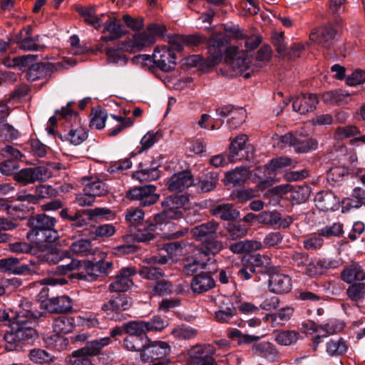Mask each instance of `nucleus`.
Returning a JSON list of instances; mask_svg holds the SVG:
<instances>
[{"label": "nucleus", "instance_id": "nucleus-59", "mask_svg": "<svg viewBox=\"0 0 365 365\" xmlns=\"http://www.w3.org/2000/svg\"><path fill=\"white\" fill-rule=\"evenodd\" d=\"M348 297L354 302H359L364 298L365 294V284H352L346 289Z\"/></svg>", "mask_w": 365, "mask_h": 365}, {"label": "nucleus", "instance_id": "nucleus-3", "mask_svg": "<svg viewBox=\"0 0 365 365\" xmlns=\"http://www.w3.org/2000/svg\"><path fill=\"white\" fill-rule=\"evenodd\" d=\"M188 202V198L183 195H173L164 199L161 205L163 211L155 215V224H168L169 220H178L182 217L183 207Z\"/></svg>", "mask_w": 365, "mask_h": 365}, {"label": "nucleus", "instance_id": "nucleus-30", "mask_svg": "<svg viewBox=\"0 0 365 365\" xmlns=\"http://www.w3.org/2000/svg\"><path fill=\"white\" fill-rule=\"evenodd\" d=\"M27 238L36 244L40 245L43 242H53L58 238V234L55 228H46L45 230H36L29 231Z\"/></svg>", "mask_w": 365, "mask_h": 365}, {"label": "nucleus", "instance_id": "nucleus-48", "mask_svg": "<svg viewBox=\"0 0 365 365\" xmlns=\"http://www.w3.org/2000/svg\"><path fill=\"white\" fill-rule=\"evenodd\" d=\"M66 258H71L70 251L52 248L43 255V259L40 261L50 264H57Z\"/></svg>", "mask_w": 365, "mask_h": 365}, {"label": "nucleus", "instance_id": "nucleus-7", "mask_svg": "<svg viewBox=\"0 0 365 365\" xmlns=\"http://www.w3.org/2000/svg\"><path fill=\"white\" fill-rule=\"evenodd\" d=\"M292 160L289 158L279 157L272 159V160L269 161L268 164H267L264 167L257 168L256 169L255 175H258L259 178H263L259 175L261 173H267V174H264V179L259 182V188L262 190L272 185L274 181L270 176L271 173L277 172L284 167L289 166L292 164Z\"/></svg>", "mask_w": 365, "mask_h": 365}, {"label": "nucleus", "instance_id": "nucleus-18", "mask_svg": "<svg viewBox=\"0 0 365 365\" xmlns=\"http://www.w3.org/2000/svg\"><path fill=\"white\" fill-rule=\"evenodd\" d=\"M41 306L50 313H63L72 309V302L68 296L62 295L43 301Z\"/></svg>", "mask_w": 365, "mask_h": 365}, {"label": "nucleus", "instance_id": "nucleus-12", "mask_svg": "<svg viewBox=\"0 0 365 365\" xmlns=\"http://www.w3.org/2000/svg\"><path fill=\"white\" fill-rule=\"evenodd\" d=\"M136 273L137 271L133 267L121 269L117 273L113 282L109 284L108 290L110 292L125 293L133 285L131 277Z\"/></svg>", "mask_w": 365, "mask_h": 365}, {"label": "nucleus", "instance_id": "nucleus-23", "mask_svg": "<svg viewBox=\"0 0 365 365\" xmlns=\"http://www.w3.org/2000/svg\"><path fill=\"white\" fill-rule=\"evenodd\" d=\"M318 102V98L315 94H302L294 99L292 106L295 111L301 114H306L313 111Z\"/></svg>", "mask_w": 365, "mask_h": 365}, {"label": "nucleus", "instance_id": "nucleus-55", "mask_svg": "<svg viewBox=\"0 0 365 365\" xmlns=\"http://www.w3.org/2000/svg\"><path fill=\"white\" fill-rule=\"evenodd\" d=\"M78 13L83 18L84 21L96 29L100 26L101 19L96 14V10L93 7L89 8H80L78 9Z\"/></svg>", "mask_w": 365, "mask_h": 365}, {"label": "nucleus", "instance_id": "nucleus-43", "mask_svg": "<svg viewBox=\"0 0 365 365\" xmlns=\"http://www.w3.org/2000/svg\"><path fill=\"white\" fill-rule=\"evenodd\" d=\"M137 272L142 278L155 282L165 276V273L162 269L153 266H143Z\"/></svg>", "mask_w": 365, "mask_h": 365}, {"label": "nucleus", "instance_id": "nucleus-20", "mask_svg": "<svg viewBox=\"0 0 365 365\" xmlns=\"http://www.w3.org/2000/svg\"><path fill=\"white\" fill-rule=\"evenodd\" d=\"M41 316V313L35 310L31 302L26 299H22L12 321H16L19 323L36 322V320Z\"/></svg>", "mask_w": 365, "mask_h": 365}, {"label": "nucleus", "instance_id": "nucleus-13", "mask_svg": "<svg viewBox=\"0 0 365 365\" xmlns=\"http://www.w3.org/2000/svg\"><path fill=\"white\" fill-rule=\"evenodd\" d=\"M247 141V136L245 135H240L234 138L230 145V153L228 155L229 162H236L243 159L249 160L252 158L253 153L251 152L250 155L249 151L246 149V142Z\"/></svg>", "mask_w": 365, "mask_h": 365}, {"label": "nucleus", "instance_id": "nucleus-2", "mask_svg": "<svg viewBox=\"0 0 365 365\" xmlns=\"http://www.w3.org/2000/svg\"><path fill=\"white\" fill-rule=\"evenodd\" d=\"M225 61L227 66L230 70V76H243L245 78H249L252 70L250 66L251 59L247 52L240 50L237 46H230L225 52Z\"/></svg>", "mask_w": 365, "mask_h": 365}, {"label": "nucleus", "instance_id": "nucleus-26", "mask_svg": "<svg viewBox=\"0 0 365 365\" xmlns=\"http://www.w3.org/2000/svg\"><path fill=\"white\" fill-rule=\"evenodd\" d=\"M110 343V337H103L88 341L85 346L75 351V355H84L86 357L99 355L102 349Z\"/></svg>", "mask_w": 365, "mask_h": 365}, {"label": "nucleus", "instance_id": "nucleus-28", "mask_svg": "<svg viewBox=\"0 0 365 365\" xmlns=\"http://www.w3.org/2000/svg\"><path fill=\"white\" fill-rule=\"evenodd\" d=\"M51 66L50 62L37 63L30 66L27 73L26 78L29 81L46 79L51 77Z\"/></svg>", "mask_w": 365, "mask_h": 365}, {"label": "nucleus", "instance_id": "nucleus-14", "mask_svg": "<svg viewBox=\"0 0 365 365\" xmlns=\"http://www.w3.org/2000/svg\"><path fill=\"white\" fill-rule=\"evenodd\" d=\"M110 299L102 305L103 312H124L128 310L133 306L132 298L125 293L116 292Z\"/></svg>", "mask_w": 365, "mask_h": 365}, {"label": "nucleus", "instance_id": "nucleus-33", "mask_svg": "<svg viewBox=\"0 0 365 365\" xmlns=\"http://www.w3.org/2000/svg\"><path fill=\"white\" fill-rule=\"evenodd\" d=\"M212 215L218 216L221 220H235L240 217V212L234 208L232 204L218 205L210 210Z\"/></svg>", "mask_w": 365, "mask_h": 365}, {"label": "nucleus", "instance_id": "nucleus-62", "mask_svg": "<svg viewBox=\"0 0 365 365\" xmlns=\"http://www.w3.org/2000/svg\"><path fill=\"white\" fill-rule=\"evenodd\" d=\"M107 113L103 110H96L91 114L90 127L98 130L103 129L106 125Z\"/></svg>", "mask_w": 365, "mask_h": 365}, {"label": "nucleus", "instance_id": "nucleus-31", "mask_svg": "<svg viewBox=\"0 0 365 365\" xmlns=\"http://www.w3.org/2000/svg\"><path fill=\"white\" fill-rule=\"evenodd\" d=\"M341 279L347 284H353L356 281L365 279V271L357 263L346 267L341 272Z\"/></svg>", "mask_w": 365, "mask_h": 365}, {"label": "nucleus", "instance_id": "nucleus-15", "mask_svg": "<svg viewBox=\"0 0 365 365\" xmlns=\"http://www.w3.org/2000/svg\"><path fill=\"white\" fill-rule=\"evenodd\" d=\"M155 41V37L150 34L148 30L133 36V39L125 41L120 49H124L130 53L140 51L143 47L150 46Z\"/></svg>", "mask_w": 365, "mask_h": 365}, {"label": "nucleus", "instance_id": "nucleus-44", "mask_svg": "<svg viewBox=\"0 0 365 365\" xmlns=\"http://www.w3.org/2000/svg\"><path fill=\"white\" fill-rule=\"evenodd\" d=\"M148 338L140 337V336H128L123 340V345L126 349L131 351H143V349H145L147 342L145 339Z\"/></svg>", "mask_w": 365, "mask_h": 365}, {"label": "nucleus", "instance_id": "nucleus-16", "mask_svg": "<svg viewBox=\"0 0 365 365\" xmlns=\"http://www.w3.org/2000/svg\"><path fill=\"white\" fill-rule=\"evenodd\" d=\"M219 227L220 225L218 222L215 220H210L192 228L190 234L196 240L204 242L216 236Z\"/></svg>", "mask_w": 365, "mask_h": 365}, {"label": "nucleus", "instance_id": "nucleus-17", "mask_svg": "<svg viewBox=\"0 0 365 365\" xmlns=\"http://www.w3.org/2000/svg\"><path fill=\"white\" fill-rule=\"evenodd\" d=\"M80 182L84 185L83 191L89 193L96 199L98 197L106 195L109 192L106 183L97 177L83 178Z\"/></svg>", "mask_w": 365, "mask_h": 365}, {"label": "nucleus", "instance_id": "nucleus-39", "mask_svg": "<svg viewBox=\"0 0 365 365\" xmlns=\"http://www.w3.org/2000/svg\"><path fill=\"white\" fill-rule=\"evenodd\" d=\"M125 333L128 336L145 337L146 327L145 321H132L123 325Z\"/></svg>", "mask_w": 365, "mask_h": 365}, {"label": "nucleus", "instance_id": "nucleus-19", "mask_svg": "<svg viewBox=\"0 0 365 365\" xmlns=\"http://www.w3.org/2000/svg\"><path fill=\"white\" fill-rule=\"evenodd\" d=\"M336 35V31L329 25L317 29L310 34V39L325 48H330Z\"/></svg>", "mask_w": 365, "mask_h": 365}, {"label": "nucleus", "instance_id": "nucleus-27", "mask_svg": "<svg viewBox=\"0 0 365 365\" xmlns=\"http://www.w3.org/2000/svg\"><path fill=\"white\" fill-rule=\"evenodd\" d=\"M316 206L319 210L327 212L338 207L339 200L331 191H322L315 196Z\"/></svg>", "mask_w": 365, "mask_h": 365}, {"label": "nucleus", "instance_id": "nucleus-9", "mask_svg": "<svg viewBox=\"0 0 365 365\" xmlns=\"http://www.w3.org/2000/svg\"><path fill=\"white\" fill-rule=\"evenodd\" d=\"M34 323H19L16 321H11V331L4 335L5 341L12 344L16 341L33 339L36 336V331L32 326Z\"/></svg>", "mask_w": 365, "mask_h": 365}, {"label": "nucleus", "instance_id": "nucleus-25", "mask_svg": "<svg viewBox=\"0 0 365 365\" xmlns=\"http://www.w3.org/2000/svg\"><path fill=\"white\" fill-rule=\"evenodd\" d=\"M102 41H113L119 38L125 34L122 24L115 18H109L104 24Z\"/></svg>", "mask_w": 365, "mask_h": 365}, {"label": "nucleus", "instance_id": "nucleus-46", "mask_svg": "<svg viewBox=\"0 0 365 365\" xmlns=\"http://www.w3.org/2000/svg\"><path fill=\"white\" fill-rule=\"evenodd\" d=\"M217 182V175L213 173H208L199 179L197 187L202 192H207L214 190Z\"/></svg>", "mask_w": 365, "mask_h": 365}, {"label": "nucleus", "instance_id": "nucleus-21", "mask_svg": "<svg viewBox=\"0 0 365 365\" xmlns=\"http://www.w3.org/2000/svg\"><path fill=\"white\" fill-rule=\"evenodd\" d=\"M352 94L342 89H336L324 92L322 95V101L328 105L345 106L352 101Z\"/></svg>", "mask_w": 365, "mask_h": 365}, {"label": "nucleus", "instance_id": "nucleus-32", "mask_svg": "<svg viewBox=\"0 0 365 365\" xmlns=\"http://www.w3.org/2000/svg\"><path fill=\"white\" fill-rule=\"evenodd\" d=\"M83 268L81 272H75L71 274V278H77L82 280H93L96 277L100 274L98 262L96 261H83Z\"/></svg>", "mask_w": 365, "mask_h": 365}, {"label": "nucleus", "instance_id": "nucleus-49", "mask_svg": "<svg viewBox=\"0 0 365 365\" xmlns=\"http://www.w3.org/2000/svg\"><path fill=\"white\" fill-rule=\"evenodd\" d=\"M140 226L142 227L138 228V232L134 235L135 240L140 242H147L153 240L156 225L154 224H149L148 225H140Z\"/></svg>", "mask_w": 365, "mask_h": 365}, {"label": "nucleus", "instance_id": "nucleus-24", "mask_svg": "<svg viewBox=\"0 0 365 365\" xmlns=\"http://www.w3.org/2000/svg\"><path fill=\"white\" fill-rule=\"evenodd\" d=\"M269 287L274 293H287L292 288V279L287 274L273 273L269 277Z\"/></svg>", "mask_w": 365, "mask_h": 365}, {"label": "nucleus", "instance_id": "nucleus-36", "mask_svg": "<svg viewBox=\"0 0 365 365\" xmlns=\"http://www.w3.org/2000/svg\"><path fill=\"white\" fill-rule=\"evenodd\" d=\"M262 243L257 240L238 241L230 245V250L234 254H242L259 250L262 248Z\"/></svg>", "mask_w": 365, "mask_h": 365}, {"label": "nucleus", "instance_id": "nucleus-42", "mask_svg": "<svg viewBox=\"0 0 365 365\" xmlns=\"http://www.w3.org/2000/svg\"><path fill=\"white\" fill-rule=\"evenodd\" d=\"M38 36L22 37V31H20L15 37V42L19 45V48L24 51H38L41 46L37 43Z\"/></svg>", "mask_w": 365, "mask_h": 365}, {"label": "nucleus", "instance_id": "nucleus-52", "mask_svg": "<svg viewBox=\"0 0 365 365\" xmlns=\"http://www.w3.org/2000/svg\"><path fill=\"white\" fill-rule=\"evenodd\" d=\"M197 330L185 325L179 326L175 328L171 334L178 340H187L195 337Z\"/></svg>", "mask_w": 365, "mask_h": 365}, {"label": "nucleus", "instance_id": "nucleus-50", "mask_svg": "<svg viewBox=\"0 0 365 365\" xmlns=\"http://www.w3.org/2000/svg\"><path fill=\"white\" fill-rule=\"evenodd\" d=\"M38 59V55L28 54L19 56L14 58L11 61L4 59V65L7 66H29L30 63L36 61Z\"/></svg>", "mask_w": 365, "mask_h": 365}, {"label": "nucleus", "instance_id": "nucleus-57", "mask_svg": "<svg viewBox=\"0 0 365 365\" xmlns=\"http://www.w3.org/2000/svg\"><path fill=\"white\" fill-rule=\"evenodd\" d=\"M29 359L36 364H46L53 361V356L41 349H34L29 352Z\"/></svg>", "mask_w": 365, "mask_h": 365}, {"label": "nucleus", "instance_id": "nucleus-34", "mask_svg": "<svg viewBox=\"0 0 365 365\" xmlns=\"http://www.w3.org/2000/svg\"><path fill=\"white\" fill-rule=\"evenodd\" d=\"M53 331L58 336L71 333L75 327L73 317L69 316H59L54 319L53 322Z\"/></svg>", "mask_w": 365, "mask_h": 365}, {"label": "nucleus", "instance_id": "nucleus-37", "mask_svg": "<svg viewBox=\"0 0 365 365\" xmlns=\"http://www.w3.org/2000/svg\"><path fill=\"white\" fill-rule=\"evenodd\" d=\"M299 336L295 330H280L274 332V341L280 346H291L297 343Z\"/></svg>", "mask_w": 365, "mask_h": 365}, {"label": "nucleus", "instance_id": "nucleus-1", "mask_svg": "<svg viewBox=\"0 0 365 365\" xmlns=\"http://www.w3.org/2000/svg\"><path fill=\"white\" fill-rule=\"evenodd\" d=\"M245 38L242 31L235 26L225 27L223 32L213 34L207 41L209 56L205 60V65L207 67L217 65L222 61L223 48L231 38L244 39Z\"/></svg>", "mask_w": 365, "mask_h": 365}, {"label": "nucleus", "instance_id": "nucleus-22", "mask_svg": "<svg viewBox=\"0 0 365 365\" xmlns=\"http://www.w3.org/2000/svg\"><path fill=\"white\" fill-rule=\"evenodd\" d=\"M193 183V178L188 171L180 172L170 177L166 182L170 191H182Z\"/></svg>", "mask_w": 365, "mask_h": 365}, {"label": "nucleus", "instance_id": "nucleus-6", "mask_svg": "<svg viewBox=\"0 0 365 365\" xmlns=\"http://www.w3.org/2000/svg\"><path fill=\"white\" fill-rule=\"evenodd\" d=\"M215 348L210 344H197L187 351L190 365H217Z\"/></svg>", "mask_w": 365, "mask_h": 365}, {"label": "nucleus", "instance_id": "nucleus-29", "mask_svg": "<svg viewBox=\"0 0 365 365\" xmlns=\"http://www.w3.org/2000/svg\"><path fill=\"white\" fill-rule=\"evenodd\" d=\"M215 285L214 279L208 273L201 272L192 278L191 289L195 293L202 294L211 289Z\"/></svg>", "mask_w": 365, "mask_h": 365}, {"label": "nucleus", "instance_id": "nucleus-60", "mask_svg": "<svg viewBox=\"0 0 365 365\" xmlns=\"http://www.w3.org/2000/svg\"><path fill=\"white\" fill-rule=\"evenodd\" d=\"M280 220V213L277 211H264L258 215V222L269 226H275Z\"/></svg>", "mask_w": 365, "mask_h": 365}, {"label": "nucleus", "instance_id": "nucleus-35", "mask_svg": "<svg viewBox=\"0 0 365 365\" xmlns=\"http://www.w3.org/2000/svg\"><path fill=\"white\" fill-rule=\"evenodd\" d=\"M56 219L45 214H38L29 218L28 225L29 231L36 230H45L46 228H53L55 227Z\"/></svg>", "mask_w": 365, "mask_h": 365}, {"label": "nucleus", "instance_id": "nucleus-56", "mask_svg": "<svg viewBox=\"0 0 365 365\" xmlns=\"http://www.w3.org/2000/svg\"><path fill=\"white\" fill-rule=\"evenodd\" d=\"M71 261L68 263L62 264L56 267V272L60 274L66 275L71 272H81L83 268V261L73 259L71 257Z\"/></svg>", "mask_w": 365, "mask_h": 365}, {"label": "nucleus", "instance_id": "nucleus-45", "mask_svg": "<svg viewBox=\"0 0 365 365\" xmlns=\"http://www.w3.org/2000/svg\"><path fill=\"white\" fill-rule=\"evenodd\" d=\"M68 251L70 255H96L97 251L93 250L91 247V242L88 240H81L73 242Z\"/></svg>", "mask_w": 365, "mask_h": 365}, {"label": "nucleus", "instance_id": "nucleus-5", "mask_svg": "<svg viewBox=\"0 0 365 365\" xmlns=\"http://www.w3.org/2000/svg\"><path fill=\"white\" fill-rule=\"evenodd\" d=\"M217 235L206 240L203 245L197 248V253L192 263H189L184 267V272L190 274L195 271V266L199 265L204 267L211 259L210 256H215L224 249L223 242L217 239Z\"/></svg>", "mask_w": 365, "mask_h": 365}, {"label": "nucleus", "instance_id": "nucleus-64", "mask_svg": "<svg viewBox=\"0 0 365 365\" xmlns=\"http://www.w3.org/2000/svg\"><path fill=\"white\" fill-rule=\"evenodd\" d=\"M348 174L346 168L342 166H335L329 170L327 178L330 182L335 184L341 181Z\"/></svg>", "mask_w": 365, "mask_h": 365}, {"label": "nucleus", "instance_id": "nucleus-4", "mask_svg": "<svg viewBox=\"0 0 365 365\" xmlns=\"http://www.w3.org/2000/svg\"><path fill=\"white\" fill-rule=\"evenodd\" d=\"M274 145L279 148L287 146L292 147L297 153H307L316 150L318 142L313 138L302 135L300 133H288L284 135L273 136Z\"/></svg>", "mask_w": 365, "mask_h": 365}, {"label": "nucleus", "instance_id": "nucleus-54", "mask_svg": "<svg viewBox=\"0 0 365 365\" xmlns=\"http://www.w3.org/2000/svg\"><path fill=\"white\" fill-rule=\"evenodd\" d=\"M173 289V286L170 281L160 279L155 282L150 293L153 296H164L172 294Z\"/></svg>", "mask_w": 365, "mask_h": 365}, {"label": "nucleus", "instance_id": "nucleus-58", "mask_svg": "<svg viewBox=\"0 0 365 365\" xmlns=\"http://www.w3.org/2000/svg\"><path fill=\"white\" fill-rule=\"evenodd\" d=\"M160 176V172L156 168L142 169L133 174V177L141 182L155 180L159 178Z\"/></svg>", "mask_w": 365, "mask_h": 365}, {"label": "nucleus", "instance_id": "nucleus-53", "mask_svg": "<svg viewBox=\"0 0 365 365\" xmlns=\"http://www.w3.org/2000/svg\"><path fill=\"white\" fill-rule=\"evenodd\" d=\"M115 229L113 225L105 224L99 225L90 232L89 237L92 240H97L100 237H109L114 235Z\"/></svg>", "mask_w": 365, "mask_h": 365}, {"label": "nucleus", "instance_id": "nucleus-38", "mask_svg": "<svg viewBox=\"0 0 365 365\" xmlns=\"http://www.w3.org/2000/svg\"><path fill=\"white\" fill-rule=\"evenodd\" d=\"M249 175L248 168L245 167L237 168L226 174L225 181L227 183H230L233 185H241L248 179Z\"/></svg>", "mask_w": 365, "mask_h": 365}, {"label": "nucleus", "instance_id": "nucleus-10", "mask_svg": "<svg viewBox=\"0 0 365 365\" xmlns=\"http://www.w3.org/2000/svg\"><path fill=\"white\" fill-rule=\"evenodd\" d=\"M145 341H148L145 349L140 353V358L143 361L162 359L170 353V346L166 341H152L149 338H146Z\"/></svg>", "mask_w": 365, "mask_h": 365}, {"label": "nucleus", "instance_id": "nucleus-11", "mask_svg": "<svg viewBox=\"0 0 365 365\" xmlns=\"http://www.w3.org/2000/svg\"><path fill=\"white\" fill-rule=\"evenodd\" d=\"M153 62L161 71L168 72L175 68L176 56L174 51L165 46H157L153 53Z\"/></svg>", "mask_w": 365, "mask_h": 365}, {"label": "nucleus", "instance_id": "nucleus-63", "mask_svg": "<svg viewBox=\"0 0 365 365\" xmlns=\"http://www.w3.org/2000/svg\"><path fill=\"white\" fill-rule=\"evenodd\" d=\"M14 178L16 181L21 182L24 185L36 182L34 168L21 169L18 173H15Z\"/></svg>", "mask_w": 365, "mask_h": 365}, {"label": "nucleus", "instance_id": "nucleus-47", "mask_svg": "<svg viewBox=\"0 0 365 365\" xmlns=\"http://www.w3.org/2000/svg\"><path fill=\"white\" fill-rule=\"evenodd\" d=\"M40 262L31 260L29 264H17L14 274L19 275H33L41 274L43 271L40 267Z\"/></svg>", "mask_w": 365, "mask_h": 365}, {"label": "nucleus", "instance_id": "nucleus-40", "mask_svg": "<svg viewBox=\"0 0 365 365\" xmlns=\"http://www.w3.org/2000/svg\"><path fill=\"white\" fill-rule=\"evenodd\" d=\"M348 346L342 338L331 339L327 343V352L331 356H339L346 353Z\"/></svg>", "mask_w": 365, "mask_h": 365}, {"label": "nucleus", "instance_id": "nucleus-8", "mask_svg": "<svg viewBox=\"0 0 365 365\" xmlns=\"http://www.w3.org/2000/svg\"><path fill=\"white\" fill-rule=\"evenodd\" d=\"M156 189L153 185L135 187L126 192V197L130 200L138 201L142 206H149L157 202L160 198Z\"/></svg>", "mask_w": 365, "mask_h": 365}, {"label": "nucleus", "instance_id": "nucleus-41", "mask_svg": "<svg viewBox=\"0 0 365 365\" xmlns=\"http://www.w3.org/2000/svg\"><path fill=\"white\" fill-rule=\"evenodd\" d=\"M294 313V309L291 307H286L280 309L278 312L272 314H267L266 316V319L268 322L271 323L272 327H275L279 324L278 320H279L282 324L285 322H287L290 319L291 317Z\"/></svg>", "mask_w": 365, "mask_h": 365}, {"label": "nucleus", "instance_id": "nucleus-61", "mask_svg": "<svg viewBox=\"0 0 365 365\" xmlns=\"http://www.w3.org/2000/svg\"><path fill=\"white\" fill-rule=\"evenodd\" d=\"M88 138V133L85 128L78 127L76 129H71L67 135V139L71 144L78 145L82 143Z\"/></svg>", "mask_w": 365, "mask_h": 365}, {"label": "nucleus", "instance_id": "nucleus-51", "mask_svg": "<svg viewBox=\"0 0 365 365\" xmlns=\"http://www.w3.org/2000/svg\"><path fill=\"white\" fill-rule=\"evenodd\" d=\"M144 212L138 207H130L125 213V220L132 226H139L144 218Z\"/></svg>", "mask_w": 365, "mask_h": 365}]
</instances>
